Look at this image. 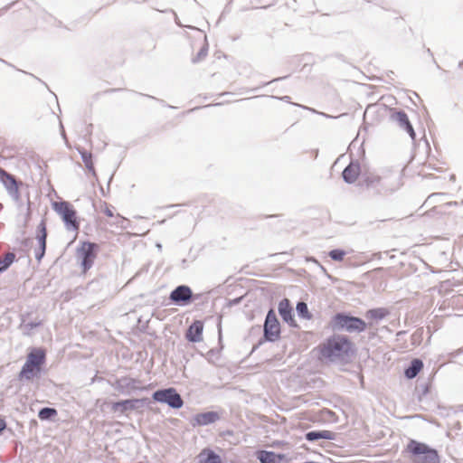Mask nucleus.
Masks as SVG:
<instances>
[{"label":"nucleus","instance_id":"f257e3e1","mask_svg":"<svg viewBox=\"0 0 463 463\" xmlns=\"http://www.w3.org/2000/svg\"><path fill=\"white\" fill-rule=\"evenodd\" d=\"M351 350V342L346 336L335 335L321 345V355L330 361L344 359Z\"/></svg>","mask_w":463,"mask_h":463},{"label":"nucleus","instance_id":"f03ea898","mask_svg":"<svg viewBox=\"0 0 463 463\" xmlns=\"http://www.w3.org/2000/svg\"><path fill=\"white\" fill-rule=\"evenodd\" d=\"M332 327L337 331L345 330L349 333H361L365 330L366 323L359 317L337 313L332 318Z\"/></svg>","mask_w":463,"mask_h":463},{"label":"nucleus","instance_id":"7ed1b4c3","mask_svg":"<svg viewBox=\"0 0 463 463\" xmlns=\"http://www.w3.org/2000/svg\"><path fill=\"white\" fill-rule=\"evenodd\" d=\"M407 450L412 454L413 463H439L438 452L424 443L411 440Z\"/></svg>","mask_w":463,"mask_h":463},{"label":"nucleus","instance_id":"20e7f679","mask_svg":"<svg viewBox=\"0 0 463 463\" xmlns=\"http://www.w3.org/2000/svg\"><path fill=\"white\" fill-rule=\"evenodd\" d=\"M53 209L61 217L68 231H79L80 223L77 220L76 211L69 202H56L53 203Z\"/></svg>","mask_w":463,"mask_h":463},{"label":"nucleus","instance_id":"39448f33","mask_svg":"<svg viewBox=\"0 0 463 463\" xmlns=\"http://www.w3.org/2000/svg\"><path fill=\"white\" fill-rule=\"evenodd\" d=\"M153 399L156 402L166 403L173 409H180L184 404L181 395L175 388H166L156 391L153 393Z\"/></svg>","mask_w":463,"mask_h":463},{"label":"nucleus","instance_id":"423d86ee","mask_svg":"<svg viewBox=\"0 0 463 463\" xmlns=\"http://www.w3.org/2000/svg\"><path fill=\"white\" fill-rule=\"evenodd\" d=\"M280 326L273 309L267 313L264 322V337L267 341L274 342L279 338Z\"/></svg>","mask_w":463,"mask_h":463},{"label":"nucleus","instance_id":"0eeeda50","mask_svg":"<svg viewBox=\"0 0 463 463\" xmlns=\"http://www.w3.org/2000/svg\"><path fill=\"white\" fill-rule=\"evenodd\" d=\"M97 244L92 242H83L78 249V257L81 260L83 272L89 270L96 259Z\"/></svg>","mask_w":463,"mask_h":463},{"label":"nucleus","instance_id":"6e6552de","mask_svg":"<svg viewBox=\"0 0 463 463\" xmlns=\"http://www.w3.org/2000/svg\"><path fill=\"white\" fill-rule=\"evenodd\" d=\"M147 403L146 398L131 399L112 403L111 409L114 412L119 411L125 413L128 411H134L145 406Z\"/></svg>","mask_w":463,"mask_h":463},{"label":"nucleus","instance_id":"1a4fd4ad","mask_svg":"<svg viewBox=\"0 0 463 463\" xmlns=\"http://www.w3.org/2000/svg\"><path fill=\"white\" fill-rule=\"evenodd\" d=\"M193 292L188 286L180 285L170 294V300L177 305H185L192 299Z\"/></svg>","mask_w":463,"mask_h":463},{"label":"nucleus","instance_id":"9d476101","mask_svg":"<svg viewBox=\"0 0 463 463\" xmlns=\"http://www.w3.org/2000/svg\"><path fill=\"white\" fill-rule=\"evenodd\" d=\"M46 238H47L46 225H45V222L43 221H42L37 227L36 240L38 242V248L34 250L35 259L38 261H41V260L43 258V256L45 254Z\"/></svg>","mask_w":463,"mask_h":463},{"label":"nucleus","instance_id":"9b49d317","mask_svg":"<svg viewBox=\"0 0 463 463\" xmlns=\"http://www.w3.org/2000/svg\"><path fill=\"white\" fill-rule=\"evenodd\" d=\"M118 390L130 393L131 391L146 390V387L142 385V382L130 377H122L117 381Z\"/></svg>","mask_w":463,"mask_h":463},{"label":"nucleus","instance_id":"f8f14e48","mask_svg":"<svg viewBox=\"0 0 463 463\" xmlns=\"http://www.w3.org/2000/svg\"><path fill=\"white\" fill-rule=\"evenodd\" d=\"M0 180L4 184L8 194L14 200H18L19 191H18L17 183L15 181V178L12 175L5 172L4 169L0 168Z\"/></svg>","mask_w":463,"mask_h":463},{"label":"nucleus","instance_id":"ddd939ff","mask_svg":"<svg viewBox=\"0 0 463 463\" xmlns=\"http://www.w3.org/2000/svg\"><path fill=\"white\" fill-rule=\"evenodd\" d=\"M392 119L395 121L401 128L404 129L409 134L412 140L415 139V131L409 120L407 114L404 111L400 110L394 112L393 114H392Z\"/></svg>","mask_w":463,"mask_h":463},{"label":"nucleus","instance_id":"4468645a","mask_svg":"<svg viewBox=\"0 0 463 463\" xmlns=\"http://www.w3.org/2000/svg\"><path fill=\"white\" fill-rule=\"evenodd\" d=\"M279 313L284 322L288 323L291 326H297L293 315V308L288 298H284L279 303Z\"/></svg>","mask_w":463,"mask_h":463},{"label":"nucleus","instance_id":"2eb2a0df","mask_svg":"<svg viewBox=\"0 0 463 463\" xmlns=\"http://www.w3.org/2000/svg\"><path fill=\"white\" fill-rule=\"evenodd\" d=\"M220 420V415L216 411H206L198 413L194 417L193 425L206 426Z\"/></svg>","mask_w":463,"mask_h":463},{"label":"nucleus","instance_id":"dca6fc26","mask_svg":"<svg viewBox=\"0 0 463 463\" xmlns=\"http://www.w3.org/2000/svg\"><path fill=\"white\" fill-rule=\"evenodd\" d=\"M361 168L358 162H351L343 171L342 176L345 183L353 184L360 175Z\"/></svg>","mask_w":463,"mask_h":463},{"label":"nucleus","instance_id":"f3484780","mask_svg":"<svg viewBox=\"0 0 463 463\" xmlns=\"http://www.w3.org/2000/svg\"><path fill=\"white\" fill-rule=\"evenodd\" d=\"M203 324L200 320H195L187 329L186 338L188 341L197 343L202 340Z\"/></svg>","mask_w":463,"mask_h":463},{"label":"nucleus","instance_id":"a211bd4d","mask_svg":"<svg viewBox=\"0 0 463 463\" xmlns=\"http://www.w3.org/2000/svg\"><path fill=\"white\" fill-rule=\"evenodd\" d=\"M257 458L260 463H280L285 456L283 454H276L273 451L260 450L257 452Z\"/></svg>","mask_w":463,"mask_h":463},{"label":"nucleus","instance_id":"6ab92c4d","mask_svg":"<svg viewBox=\"0 0 463 463\" xmlns=\"http://www.w3.org/2000/svg\"><path fill=\"white\" fill-rule=\"evenodd\" d=\"M45 361V353L42 349H34L33 352H31L26 359L27 364L33 367L41 368L42 364Z\"/></svg>","mask_w":463,"mask_h":463},{"label":"nucleus","instance_id":"aec40b11","mask_svg":"<svg viewBox=\"0 0 463 463\" xmlns=\"http://www.w3.org/2000/svg\"><path fill=\"white\" fill-rule=\"evenodd\" d=\"M305 438L308 441H316L320 439L333 440L335 434L330 430H312L306 433Z\"/></svg>","mask_w":463,"mask_h":463},{"label":"nucleus","instance_id":"412c9836","mask_svg":"<svg viewBox=\"0 0 463 463\" xmlns=\"http://www.w3.org/2000/svg\"><path fill=\"white\" fill-rule=\"evenodd\" d=\"M41 368L33 367L27 363H24V364L22 367V370L19 373V380L24 381L27 380L30 381L33 377L38 376L40 374Z\"/></svg>","mask_w":463,"mask_h":463},{"label":"nucleus","instance_id":"4be33fe9","mask_svg":"<svg viewBox=\"0 0 463 463\" xmlns=\"http://www.w3.org/2000/svg\"><path fill=\"white\" fill-rule=\"evenodd\" d=\"M390 315V311L385 307H378L368 310L365 313L367 319L374 320L376 322L383 320Z\"/></svg>","mask_w":463,"mask_h":463},{"label":"nucleus","instance_id":"5701e85b","mask_svg":"<svg viewBox=\"0 0 463 463\" xmlns=\"http://www.w3.org/2000/svg\"><path fill=\"white\" fill-rule=\"evenodd\" d=\"M423 363L420 359H413L409 367L405 369L404 374L408 379H413L420 372Z\"/></svg>","mask_w":463,"mask_h":463},{"label":"nucleus","instance_id":"b1692460","mask_svg":"<svg viewBox=\"0 0 463 463\" xmlns=\"http://www.w3.org/2000/svg\"><path fill=\"white\" fill-rule=\"evenodd\" d=\"M77 150L79 151V153L81 156V159H82L86 168L89 170V172L95 174L91 153L87 152L86 150H84L80 147H77Z\"/></svg>","mask_w":463,"mask_h":463},{"label":"nucleus","instance_id":"393cba45","mask_svg":"<svg viewBox=\"0 0 463 463\" xmlns=\"http://www.w3.org/2000/svg\"><path fill=\"white\" fill-rule=\"evenodd\" d=\"M15 255L13 252L6 253L3 258H0V272L6 270L14 262Z\"/></svg>","mask_w":463,"mask_h":463},{"label":"nucleus","instance_id":"a878e982","mask_svg":"<svg viewBox=\"0 0 463 463\" xmlns=\"http://www.w3.org/2000/svg\"><path fill=\"white\" fill-rule=\"evenodd\" d=\"M57 415V411L54 408L44 407L38 412V417L42 420H51L52 417Z\"/></svg>","mask_w":463,"mask_h":463},{"label":"nucleus","instance_id":"bb28decb","mask_svg":"<svg viewBox=\"0 0 463 463\" xmlns=\"http://www.w3.org/2000/svg\"><path fill=\"white\" fill-rule=\"evenodd\" d=\"M41 325L40 321L35 322H26L24 320L20 326L24 335H29L32 332V330Z\"/></svg>","mask_w":463,"mask_h":463},{"label":"nucleus","instance_id":"cd10ccee","mask_svg":"<svg viewBox=\"0 0 463 463\" xmlns=\"http://www.w3.org/2000/svg\"><path fill=\"white\" fill-rule=\"evenodd\" d=\"M298 316L302 318H310L307 305L305 302H298L296 307Z\"/></svg>","mask_w":463,"mask_h":463},{"label":"nucleus","instance_id":"c85d7f7f","mask_svg":"<svg viewBox=\"0 0 463 463\" xmlns=\"http://www.w3.org/2000/svg\"><path fill=\"white\" fill-rule=\"evenodd\" d=\"M321 417L324 420L336 422L337 417L335 413L330 410L325 409L321 411Z\"/></svg>","mask_w":463,"mask_h":463},{"label":"nucleus","instance_id":"c756f323","mask_svg":"<svg viewBox=\"0 0 463 463\" xmlns=\"http://www.w3.org/2000/svg\"><path fill=\"white\" fill-rule=\"evenodd\" d=\"M208 52V47L207 45H204L201 48V50L198 52V53L192 59V61L194 63H197L201 61H203L206 56Z\"/></svg>","mask_w":463,"mask_h":463},{"label":"nucleus","instance_id":"7c9ffc66","mask_svg":"<svg viewBox=\"0 0 463 463\" xmlns=\"http://www.w3.org/2000/svg\"><path fill=\"white\" fill-rule=\"evenodd\" d=\"M345 255V252L342 250H332L330 252H329V257L334 260H337V261H341L344 257Z\"/></svg>","mask_w":463,"mask_h":463},{"label":"nucleus","instance_id":"2f4dec72","mask_svg":"<svg viewBox=\"0 0 463 463\" xmlns=\"http://www.w3.org/2000/svg\"><path fill=\"white\" fill-rule=\"evenodd\" d=\"M203 463H222V460L220 456L211 451L208 453Z\"/></svg>","mask_w":463,"mask_h":463},{"label":"nucleus","instance_id":"473e14b6","mask_svg":"<svg viewBox=\"0 0 463 463\" xmlns=\"http://www.w3.org/2000/svg\"><path fill=\"white\" fill-rule=\"evenodd\" d=\"M367 187H375L380 182V177L376 175H369L364 179Z\"/></svg>","mask_w":463,"mask_h":463},{"label":"nucleus","instance_id":"72a5a7b5","mask_svg":"<svg viewBox=\"0 0 463 463\" xmlns=\"http://www.w3.org/2000/svg\"><path fill=\"white\" fill-rule=\"evenodd\" d=\"M444 195H445V194H443V193H434V194H430V195L428 197V199H427V201H426V202L432 201V200H434L436 197L444 196Z\"/></svg>","mask_w":463,"mask_h":463},{"label":"nucleus","instance_id":"f704fd0d","mask_svg":"<svg viewBox=\"0 0 463 463\" xmlns=\"http://www.w3.org/2000/svg\"><path fill=\"white\" fill-rule=\"evenodd\" d=\"M6 424L3 419H0V433L5 429Z\"/></svg>","mask_w":463,"mask_h":463},{"label":"nucleus","instance_id":"c9c22d12","mask_svg":"<svg viewBox=\"0 0 463 463\" xmlns=\"http://www.w3.org/2000/svg\"><path fill=\"white\" fill-rule=\"evenodd\" d=\"M104 213L109 216V217H112L113 216V212L111 211V209H109V207H107L104 211Z\"/></svg>","mask_w":463,"mask_h":463},{"label":"nucleus","instance_id":"e433bc0d","mask_svg":"<svg viewBox=\"0 0 463 463\" xmlns=\"http://www.w3.org/2000/svg\"><path fill=\"white\" fill-rule=\"evenodd\" d=\"M447 204L449 205V206H451V205H458V202H449Z\"/></svg>","mask_w":463,"mask_h":463},{"label":"nucleus","instance_id":"4c0bfd02","mask_svg":"<svg viewBox=\"0 0 463 463\" xmlns=\"http://www.w3.org/2000/svg\"><path fill=\"white\" fill-rule=\"evenodd\" d=\"M458 66H459L460 68H463V61H460V62L458 63Z\"/></svg>","mask_w":463,"mask_h":463},{"label":"nucleus","instance_id":"58836bf2","mask_svg":"<svg viewBox=\"0 0 463 463\" xmlns=\"http://www.w3.org/2000/svg\"><path fill=\"white\" fill-rule=\"evenodd\" d=\"M289 99V97H288V96H285V97H283V98H282V99H284V100H286V99Z\"/></svg>","mask_w":463,"mask_h":463},{"label":"nucleus","instance_id":"ea45409f","mask_svg":"<svg viewBox=\"0 0 463 463\" xmlns=\"http://www.w3.org/2000/svg\"><path fill=\"white\" fill-rule=\"evenodd\" d=\"M460 204H462V205H463V200L460 202Z\"/></svg>","mask_w":463,"mask_h":463}]
</instances>
